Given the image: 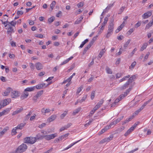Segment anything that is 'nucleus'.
I'll return each instance as SVG.
<instances>
[{
    "mask_svg": "<svg viewBox=\"0 0 153 153\" xmlns=\"http://www.w3.org/2000/svg\"><path fill=\"white\" fill-rule=\"evenodd\" d=\"M108 142V139L107 138H105L102 140L100 142V143H103L105 142Z\"/></svg>",
    "mask_w": 153,
    "mask_h": 153,
    "instance_id": "de8ad7c7",
    "label": "nucleus"
},
{
    "mask_svg": "<svg viewBox=\"0 0 153 153\" xmlns=\"http://www.w3.org/2000/svg\"><path fill=\"white\" fill-rule=\"evenodd\" d=\"M77 6L79 8L82 7L83 6V3L82 2H80L77 4Z\"/></svg>",
    "mask_w": 153,
    "mask_h": 153,
    "instance_id": "338daca9",
    "label": "nucleus"
},
{
    "mask_svg": "<svg viewBox=\"0 0 153 153\" xmlns=\"http://www.w3.org/2000/svg\"><path fill=\"white\" fill-rule=\"evenodd\" d=\"M93 119H91L85 125V127L87 126H88L90 124H91V123L93 121Z\"/></svg>",
    "mask_w": 153,
    "mask_h": 153,
    "instance_id": "4d7b16f0",
    "label": "nucleus"
},
{
    "mask_svg": "<svg viewBox=\"0 0 153 153\" xmlns=\"http://www.w3.org/2000/svg\"><path fill=\"white\" fill-rule=\"evenodd\" d=\"M152 15V11H148L144 13L142 15V17L143 19L148 18Z\"/></svg>",
    "mask_w": 153,
    "mask_h": 153,
    "instance_id": "6e6552de",
    "label": "nucleus"
},
{
    "mask_svg": "<svg viewBox=\"0 0 153 153\" xmlns=\"http://www.w3.org/2000/svg\"><path fill=\"white\" fill-rule=\"evenodd\" d=\"M6 20V21L4 22H3L2 20H1V21L2 22V24H3L4 26H5V25H6L7 24H8V22H8V19H5Z\"/></svg>",
    "mask_w": 153,
    "mask_h": 153,
    "instance_id": "052dcab7",
    "label": "nucleus"
},
{
    "mask_svg": "<svg viewBox=\"0 0 153 153\" xmlns=\"http://www.w3.org/2000/svg\"><path fill=\"white\" fill-rule=\"evenodd\" d=\"M81 140H79L76 142L72 143H71V144H70L67 146L68 147V148L69 149L70 148H71L74 145H75L78 142H79Z\"/></svg>",
    "mask_w": 153,
    "mask_h": 153,
    "instance_id": "49530a36",
    "label": "nucleus"
},
{
    "mask_svg": "<svg viewBox=\"0 0 153 153\" xmlns=\"http://www.w3.org/2000/svg\"><path fill=\"white\" fill-rule=\"evenodd\" d=\"M151 101V100H149L147 101H146L144 102V104L142 105L141 106L142 107H143L144 108L145 107V106L147 105V104H148Z\"/></svg>",
    "mask_w": 153,
    "mask_h": 153,
    "instance_id": "69168bd1",
    "label": "nucleus"
},
{
    "mask_svg": "<svg viewBox=\"0 0 153 153\" xmlns=\"http://www.w3.org/2000/svg\"><path fill=\"white\" fill-rule=\"evenodd\" d=\"M149 54L150 53L149 52L147 53L144 57V61H145L148 58Z\"/></svg>",
    "mask_w": 153,
    "mask_h": 153,
    "instance_id": "0e129e2a",
    "label": "nucleus"
},
{
    "mask_svg": "<svg viewBox=\"0 0 153 153\" xmlns=\"http://www.w3.org/2000/svg\"><path fill=\"white\" fill-rule=\"evenodd\" d=\"M11 95L12 98H16L19 96L18 92L17 91H13L11 93Z\"/></svg>",
    "mask_w": 153,
    "mask_h": 153,
    "instance_id": "f3484780",
    "label": "nucleus"
},
{
    "mask_svg": "<svg viewBox=\"0 0 153 153\" xmlns=\"http://www.w3.org/2000/svg\"><path fill=\"white\" fill-rule=\"evenodd\" d=\"M104 102V100L103 99H102L95 106L93 109L90 111L89 113L90 116H92L94 113L95 111L97 110L101 106L102 104Z\"/></svg>",
    "mask_w": 153,
    "mask_h": 153,
    "instance_id": "f03ea898",
    "label": "nucleus"
},
{
    "mask_svg": "<svg viewBox=\"0 0 153 153\" xmlns=\"http://www.w3.org/2000/svg\"><path fill=\"white\" fill-rule=\"evenodd\" d=\"M23 13V12L22 10H19L17 11V14L18 15L20 16L22 15Z\"/></svg>",
    "mask_w": 153,
    "mask_h": 153,
    "instance_id": "e2e57ef3",
    "label": "nucleus"
},
{
    "mask_svg": "<svg viewBox=\"0 0 153 153\" xmlns=\"http://www.w3.org/2000/svg\"><path fill=\"white\" fill-rule=\"evenodd\" d=\"M23 110V108L21 107L20 108H18L17 109L14 111L12 113V115L14 116L21 112Z\"/></svg>",
    "mask_w": 153,
    "mask_h": 153,
    "instance_id": "4468645a",
    "label": "nucleus"
},
{
    "mask_svg": "<svg viewBox=\"0 0 153 153\" xmlns=\"http://www.w3.org/2000/svg\"><path fill=\"white\" fill-rule=\"evenodd\" d=\"M56 115H52L47 120L48 121L50 122L54 120L56 118Z\"/></svg>",
    "mask_w": 153,
    "mask_h": 153,
    "instance_id": "412c9836",
    "label": "nucleus"
},
{
    "mask_svg": "<svg viewBox=\"0 0 153 153\" xmlns=\"http://www.w3.org/2000/svg\"><path fill=\"white\" fill-rule=\"evenodd\" d=\"M45 135L41 134H38L36 136V138L37 139H42L45 138Z\"/></svg>",
    "mask_w": 153,
    "mask_h": 153,
    "instance_id": "c85d7f7f",
    "label": "nucleus"
},
{
    "mask_svg": "<svg viewBox=\"0 0 153 153\" xmlns=\"http://www.w3.org/2000/svg\"><path fill=\"white\" fill-rule=\"evenodd\" d=\"M137 50V48H135L131 52V53L130 56L132 57L133 56V55L136 52V51Z\"/></svg>",
    "mask_w": 153,
    "mask_h": 153,
    "instance_id": "09e8293b",
    "label": "nucleus"
},
{
    "mask_svg": "<svg viewBox=\"0 0 153 153\" xmlns=\"http://www.w3.org/2000/svg\"><path fill=\"white\" fill-rule=\"evenodd\" d=\"M11 109V108H7L3 110L1 112L2 115L3 116L8 114Z\"/></svg>",
    "mask_w": 153,
    "mask_h": 153,
    "instance_id": "a211bd4d",
    "label": "nucleus"
},
{
    "mask_svg": "<svg viewBox=\"0 0 153 153\" xmlns=\"http://www.w3.org/2000/svg\"><path fill=\"white\" fill-rule=\"evenodd\" d=\"M140 111L139 109L137 110L132 115H133V116L135 117L136 115L138 114Z\"/></svg>",
    "mask_w": 153,
    "mask_h": 153,
    "instance_id": "864d4df0",
    "label": "nucleus"
},
{
    "mask_svg": "<svg viewBox=\"0 0 153 153\" xmlns=\"http://www.w3.org/2000/svg\"><path fill=\"white\" fill-rule=\"evenodd\" d=\"M26 143L33 144L35 143L36 140V138L32 137H26L24 139Z\"/></svg>",
    "mask_w": 153,
    "mask_h": 153,
    "instance_id": "20e7f679",
    "label": "nucleus"
},
{
    "mask_svg": "<svg viewBox=\"0 0 153 153\" xmlns=\"http://www.w3.org/2000/svg\"><path fill=\"white\" fill-rule=\"evenodd\" d=\"M17 129V128L16 127L14 128L12 131L11 134L12 135H15L16 134L17 132L16 131V130Z\"/></svg>",
    "mask_w": 153,
    "mask_h": 153,
    "instance_id": "79ce46f5",
    "label": "nucleus"
},
{
    "mask_svg": "<svg viewBox=\"0 0 153 153\" xmlns=\"http://www.w3.org/2000/svg\"><path fill=\"white\" fill-rule=\"evenodd\" d=\"M45 85V84H40L36 85L35 87L37 89H40L42 88Z\"/></svg>",
    "mask_w": 153,
    "mask_h": 153,
    "instance_id": "7c9ffc66",
    "label": "nucleus"
},
{
    "mask_svg": "<svg viewBox=\"0 0 153 153\" xmlns=\"http://www.w3.org/2000/svg\"><path fill=\"white\" fill-rule=\"evenodd\" d=\"M134 117L133 116V115H132V116L129 117V118L126 119V120L123 122V124H124L128 123V122L132 120L134 118Z\"/></svg>",
    "mask_w": 153,
    "mask_h": 153,
    "instance_id": "393cba45",
    "label": "nucleus"
},
{
    "mask_svg": "<svg viewBox=\"0 0 153 153\" xmlns=\"http://www.w3.org/2000/svg\"><path fill=\"white\" fill-rule=\"evenodd\" d=\"M29 95V93L26 91H24V93L21 95L20 98L21 100H23L27 98Z\"/></svg>",
    "mask_w": 153,
    "mask_h": 153,
    "instance_id": "6ab92c4d",
    "label": "nucleus"
},
{
    "mask_svg": "<svg viewBox=\"0 0 153 153\" xmlns=\"http://www.w3.org/2000/svg\"><path fill=\"white\" fill-rule=\"evenodd\" d=\"M25 123H22L18 125L16 127L17 128V129H22L25 126Z\"/></svg>",
    "mask_w": 153,
    "mask_h": 153,
    "instance_id": "a878e982",
    "label": "nucleus"
},
{
    "mask_svg": "<svg viewBox=\"0 0 153 153\" xmlns=\"http://www.w3.org/2000/svg\"><path fill=\"white\" fill-rule=\"evenodd\" d=\"M50 111L51 110L49 108H43L41 110L42 114L43 115H45L46 113H49Z\"/></svg>",
    "mask_w": 153,
    "mask_h": 153,
    "instance_id": "dca6fc26",
    "label": "nucleus"
},
{
    "mask_svg": "<svg viewBox=\"0 0 153 153\" xmlns=\"http://www.w3.org/2000/svg\"><path fill=\"white\" fill-rule=\"evenodd\" d=\"M129 84V81H128L123 85L120 87L119 89L121 90L125 89L128 87Z\"/></svg>",
    "mask_w": 153,
    "mask_h": 153,
    "instance_id": "aec40b11",
    "label": "nucleus"
},
{
    "mask_svg": "<svg viewBox=\"0 0 153 153\" xmlns=\"http://www.w3.org/2000/svg\"><path fill=\"white\" fill-rule=\"evenodd\" d=\"M136 62L135 61H134L133 62L131 65L130 68H131L132 69H133L135 66V65H136Z\"/></svg>",
    "mask_w": 153,
    "mask_h": 153,
    "instance_id": "6e6d98bb",
    "label": "nucleus"
},
{
    "mask_svg": "<svg viewBox=\"0 0 153 153\" xmlns=\"http://www.w3.org/2000/svg\"><path fill=\"white\" fill-rule=\"evenodd\" d=\"M56 4V1H53L50 4V7L51 8L52 10L53 9V8L54 7Z\"/></svg>",
    "mask_w": 153,
    "mask_h": 153,
    "instance_id": "c03bdc74",
    "label": "nucleus"
},
{
    "mask_svg": "<svg viewBox=\"0 0 153 153\" xmlns=\"http://www.w3.org/2000/svg\"><path fill=\"white\" fill-rule=\"evenodd\" d=\"M57 136V134L55 133L50 135H45V139L46 140H49L53 139L54 137H56Z\"/></svg>",
    "mask_w": 153,
    "mask_h": 153,
    "instance_id": "0eeeda50",
    "label": "nucleus"
},
{
    "mask_svg": "<svg viewBox=\"0 0 153 153\" xmlns=\"http://www.w3.org/2000/svg\"><path fill=\"white\" fill-rule=\"evenodd\" d=\"M125 8V7L124 6L122 7L120 9V10L118 13L119 14H121L123 12V11H124V10Z\"/></svg>",
    "mask_w": 153,
    "mask_h": 153,
    "instance_id": "5fc2aeb1",
    "label": "nucleus"
},
{
    "mask_svg": "<svg viewBox=\"0 0 153 153\" xmlns=\"http://www.w3.org/2000/svg\"><path fill=\"white\" fill-rule=\"evenodd\" d=\"M73 58V56H71L69 58H68L67 59L64 60L62 62L61 64V65H62L66 64L70 60L72 59Z\"/></svg>",
    "mask_w": 153,
    "mask_h": 153,
    "instance_id": "cd10ccee",
    "label": "nucleus"
},
{
    "mask_svg": "<svg viewBox=\"0 0 153 153\" xmlns=\"http://www.w3.org/2000/svg\"><path fill=\"white\" fill-rule=\"evenodd\" d=\"M81 108H79L76 109L73 112L72 114L73 115H74L78 113L81 109Z\"/></svg>",
    "mask_w": 153,
    "mask_h": 153,
    "instance_id": "f704fd0d",
    "label": "nucleus"
},
{
    "mask_svg": "<svg viewBox=\"0 0 153 153\" xmlns=\"http://www.w3.org/2000/svg\"><path fill=\"white\" fill-rule=\"evenodd\" d=\"M131 39H129L128 40V41L124 44L123 47L125 48H127L128 45H129V43H130L131 42Z\"/></svg>",
    "mask_w": 153,
    "mask_h": 153,
    "instance_id": "a19ab883",
    "label": "nucleus"
},
{
    "mask_svg": "<svg viewBox=\"0 0 153 153\" xmlns=\"http://www.w3.org/2000/svg\"><path fill=\"white\" fill-rule=\"evenodd\" d=\"M12 89L11 88L8 87L5 90V91L3 93L2 95L3 96H7L9 94Z\"/></svg>",
    "mask_w": 153,
    "mask_h": 153,
    "instance_id": "f8f14e48",
    "label": "nucleus"
},
{
    "mask_svg": "<svg viewBox=\"0 0 153 153\" xmlns=\"http://www.w3.org/2000/svg\"><path fill=\"white\" fill-rule=\"evenodd\" d=\"M147 45L148 43H144L141 48L140 51H143L144 49H145L146 48Z\"/></svg>",
    "mask_w": 153,
    "mask_h": 153,
    "instance_id": "72a5a7b5",
    "label": "nucleus"
},
{
    "mask_svg": "<svg viewBox=\"0 0 153 153\" xmlns=\"http://www.w3.org/2000/svg\"><path fill=\"white\" fill-rule=\"evenodd\" d=\"M132 87H129L128 89H127L126 92H125L124 94H122L120 96V99L121 100L125 96H126L130 91H131Z\"/></svg>",
    "mask_w": 153,
    "mask_h": 153,
    "instance_id": "1a4fd4ad",
    "label": "nucleus"
},
{
    "mask_svg": "<svg viewBox=\"0 0 153 153\" xmlns=\"http://www.w3.org/2000/svg\"><path fill=\"white\" fill-rule=\"evenodd\" d=\"M87 97V95H85L82 97V98L80 100H79V102L80 103H82L83 101H85V100L86 99Z\"/></svg>",
    "mask_w": 153,
    "mask_h": 153,
    "instance_id": "58836bf2",
    "label": "nucleus"
},
{
    "mask_svg": "<svg viewBox=\"0 0 153 153\" xmlns=\"http://www.w3.org/2000/svg\"><path fill=\"white\" fill-rule=\"evenodd\" d=\"M135 76H132L130 77L129 79L128 80V81H129V83L131 82L132 81V80L134 79H135Z\"/></svg>",
    "mask_w": 153,
    "mask_h": 153,
    "instance_id": "bf43d9fd",
    "label": "nucleus"
},
{
    "mask_svg": "<svg viewBox=\"0 0 153 153\" xmlns=\"http://www.w3.org/2000/svg\"><path fill=\"white\" fill-rule=\"evenodd\" d=\"M9 129V127H5L0 132V138L2 137L3 135Z\"/></svg>",
    "mask_w": 153,
    "mask_h": 153,
    "instance_id": "2eb2a0df",
    "label": "nucleus"
},
{
    "mask_svg": "<svg viewBox=\"0 0 153 153\" xmlns=\"http://www.w3.org/2000/svg\"><path fill=\"white\" fill-rule=\"evenodd\" d=\"M68 113V111H65L60 116V117L61 119H63L64 117L67 115Z\"/></svg>",
    "mask_w": 153,
    "mask_h": 153,
    "instance_id": "a18cd8bd",
    "label": "nucleus"
},
{
    "mask_svg": "<svg viewBox=\"0 0 153 153\" xmlns=\"http://www.w3.org/2000/svg\"><path fill=\"white\" fill-rule=\"evenodd\" d=\"M153 25V23L151 21H150L148 24H147L146 27V29H148Z\"/></svg>",
    "mask_w": 153,
    "mask_h": 153,
    "instance_id": "c9c22d12",
    "label": "nucleus"
},
{
    "mask_svg": "<svg viewBox=\"0 0 153 153\" xmlns=\"http://www.w3.org/2000/svg\"><path fill=\"white\" fill-rule=\"evenodd\" d=\"M105 51L106 50L105 48L102 49L100 52V53L98 55L99 57L100 58H101L102 56L104 53L105 52Z\"/></svg>",
    "mask_w": 153,
    "mask_h": 153,
    "instance_id": "c756f323",
    "label": "nucleus"
},
{
    "mask_svg": "<svg viewBox=\"0 0 153 153\" xmlns=\"http://www.w3.org/2000/svg\"><path fill=\"white\" fill-rule=\"evenodd\" d=\"M27 148V145L23 143L19 146L16 149L15 152L16 153H21L25 152Z\"/></svg>",
    "mask_w": 153,
    "mask_h": 153,
    "instance_id": "7ed1b4c3",
    "label": "nucleus"
},
{
    "mask_svg": "<svg viewBox=\"0 0 153 153\" xmlns=\"http://www.w3.org/2000/svg\"><path fill=\"white\" fill-rule=\"evenodd\" d=\"M141 25V23L139 21L138 22H137L136 24H135L134 25V27L135 28H137L139 27Z\"/></svg>",
    "mask_w": 153,
    "mask_h": 153,
    "instance_id": "680f3d73",
    "label": "nucleus"
},
{
    "mask_svg": "<svg viewBox=\"0 0 153 153\" xmlns=\"http://www.w3.org/2000/svg\"><path fill=\"white\" fill-rule=\"evenodd\" d=\"M16 24V21H12L11 22H9L8 24L5 25V28L7 30V33L11 36L12 33L15 32L13 27H15Z\"/></svg>",
    "mask_w": 153,
    "mask_h": 153,
    "instance_id": "f257e3e1",
    "label": "nucleus"
},
{
    "mask_svg": "<svg viewBox=\"0 0 153 153\" xmlns=\"http://www.w3.org/2000/svg\"><path fill=\"white\" fill-rule=\"evenodd\" d=\"M138 124V123H135L124 134V136L126 137L130 134L134 130V129L136 128Z\"/></svg>",
    "mask_w": 153,
    "mask_h": 153,
    "instance_id": "39448f33",
    "label": "nucleus"
},
{
    "mask_svg": "<svg viewBox=\"0 0 153 153\" xmlns=\"http://www.w3.org/2000/svg\"><path fill=\"white\" fill-rule=\"evenodd\" d=\"M35 66L36 69L37 70H42L43 68V66L39 62L36 63L35 64Z\"/></svg>",
    "mask_w": 153,
    "mask_h": 153,
    "instance_id": "ddd939ff",
    "label": "nucleus"
},
{
    "mask_svg": "<svg viewBox=\"0 0 153 153\" xmlns=\"http://www.w3.org/2000/svg\"><path fill=\"white\" fill-rule=\"evenodd\" d=\"M83 18V16H80L79 19H77L75 22L74 23V24H78L80 23L81 22Z\"/></svg>",
    "mask_w": 153,
    "mask_h": 153,
    "instance_id": "b1692460",
    "label": "nucleus"
},
{
    "mask_svg": "<svg viewBox=\"0 0 153 153\" xmlns=\"http://www.w3.org/2000/svg\"><path fill=\"white\" fill-rule=\"evenodd\" d=\"M113 28L114 24L113 23L110 24L109 26L108 27V32L109 33H112Z\"/></svg>",
    "mask_w": 153,
    "mask_h": 153,
    "instance_id": "4be33fe9",
    "label": "nucleus"
},
{
    "mask_svg": "<svg viewBox=\"0 0 153 153\" xmlns=\"http://www.w3.org/2000/svg\"><path fill=\"white\" fill-rule=\"evenodd\" d=\"M134 31L133 28L130 29L127 32L126 34L128 35H130Z\"/></svg>",
    "mask_w": 153,
    "mask_h": 153,
    "instance_id": "8fccbe9b",
    "label": "nucleus"
},
{
    "mask_svg": "<svg viewBox=\"0 0 153 153\" xmlns=\"http://www.w3.org/2000/svg\"><path fill=\"white\" fill-rule=\"evenodd\" d=\"M10 44L11 46L12 47H16V43L13 41L11 42Z\"/></svg>",
    "mask_w": 153,
    "mask_h": 153,
    "instance_id": "13d9d810",
    "label": "nucleus"
},
{
    "mask_svg": "<svg viewBox=\"0 0 153 153\" xmlns=\"http://www.w3.org/2000/svg\"><path fill=\"white\" fill-rule=\"evenodd\" d=\"M11 102V100L10 98H7L3 100L2 103L3 107H4L8 105Z\"/></svg>",
    "mask_w": 153,
    "mask_h": 153,
    "instance_id": "9d476101",
    "label": "nucleus"
},
{
    "mask_svg": "<svg viewBox=\"0 0 153 153\" xmlns=\"http://www.w3.org/2000/svg\"><path fill=\"white\" fill-rule=\"evenodd\" d=\"M82 12V11H81V10L80 9H79V10H77L75 12V15H77L79 14Z\"/></svg>",
    "mask_w": 153,
    "mask_h": 153,
    "instance_id": "774afa93",
    "label": "nucleus"
},
{
    "mask_svg": "<svg viewBox=\"0 0 153 153\" xmlns=\"http://www.w3.org/2000/svg\"><path fill=\"white\" fill-rule=\"evenodd\" d=\"M83 88V87L82 86H81L80 87H79L77 90L76 92V95H79V93L82 91V89Z\"/></svg>",
    "mask_w": 153,
    "mask_h": 153,
    "instance_id": "2f4dec72",
    "label": "nucleus"
},
{
    "mask_svg": "<svg viewBox=\"0 0 153 153\" xmlns=\"http://www.w3.org/2000/svg\"><path fill=\"white\" fill-rule=\"evenodd\" d=\"M88 39H86L83 41L80 46L79 47V48H82L84 45L87 42H88Z\"/></svg>",
    "mask_w": 153,
    "mask_h": 153,
    "instance_id": "473e14b6",
    "label": "nucleus"
},
{
    "mask_svg": "<svg viewBox=\"0 0 153 153\" xmlns=\"http://www.w3.org/2000/svg\"><path fill=\"white\" fill-rule=\"evenodd\" d=\"M105 70L107 73L108 74H112V71L111 69L109 68L108 67H106L105 68Z\"/></svg>",
    "mask_w": 153,
    "mask_h": 153,
    "instance_id": "e433bc0d",
    "label": "nucleus"
},
{
    "mask_svg": "<svg viewBox=\"0 0 153 153\" xmlns=\"http://www.w3.org/2000/svg\"><path fill=\"white\" fill-rule=\"evenodd\" d=\"M43 93V90L38 91L36 94L33 97L32 100L33 101L35 102H36L37 101L38 98L40 97L42 94Z\"/></svg>",
    "mask_w": 153,
    "mask_h": 153,
    "instance_id": "423d86ee",
    "label": "nucleus"
},
{
    "mask_svg": "<svg viewBox=\"0 0 153 153\" xmlns=\"http://www.w3.org/2000/svg\"><path fill=\"white\" fill-rule=\"evenodd\" d=\"M111 127V126L110 125L109 126H105L102 129L101 131H100L98 134L99 135H100L102 134L103 133H104L105 131H106L107 130L110 129V128Z\"/></svg>",
    "mask_w": 153,
    "mask_h": 153,
    "instance_id": "9b49d317",
    "label": "nucleus"
},
{
    "mask_svg": "<svg viewBox=\"0 0 153 153\" xmlns=\"http://www.w3.org/2000/svg\"><path fill=\"white\" fill-rule=\"evenodd\" d=\"M130 76L129 75L124 76L123 78H122V79L120 80V82H121L123 81L126 80Z\"/></svg>",
    "mask_w": 153,
    "mask_h": 153,
    "instance_id": "ea45409f",
    "label": "nucleus"
},
{
    "mask_svg": "<svg viewBox=\"0 0 153 153\" xmlns=\"http://www.w3.org/2000/svg\"><path fill=\"white\" fill-rule=\"evenodd\" d=\"M29 65L31 69L33 70L34 69V65L32 63H30Z\"/></svg>",
    "mask_w": 153,
    "mask_h": 153,
    "instance_id": "603ef678",
    "label": "nucleus"
},
{
    "mask_svg": "<svg viewBox=\"0 0 153 153\" xmlns=\"http://www.w3.org/2000/svg\"><path fill=\"white\" fill-rule=\"evenodd\" d=\"M35 89V86L27 87L25 89V91L31 92L33 91Z\"/></svg>",
    "mask_w": 153,
    "mask_h": 153,
    "instance_id": "5701e85b",
    "label": "nucleus"
},
{
    "mask_svg": "<svg viewBox=\"0 0 153 153\" xmlns=\"http://www.w3.org/2000/svg\"><path fill=\"white\" fill-rule=\"evenodd\" d=\"M71 81V80L70 79V78H68L64 80L62 82V84H65L67 82H68L69 83H71V82H70Z\"/></svg>",
    "mask_w": 153,
    "mask_h": 153,
    "instance_id": "3c124183",
    "label": "nucleus"
},
{
    "mask_svg": "<svg viewBox=\"0 0 153 153\" xmlns=\"http://www.w3.org/2000/svg\"><path fill=\"white\" fill-rule=\"evenodd\" d=\"M71 124H68L66 126H65L64 127L61 128L59 130L61 132L63 131H64L65 129H67L68 128L70 127L71 126Z\"/></svg>",
    "mask_w": 153,
    "mask_h": 153,
    "instance_id": "bb28decb",
    "label": "nucleus"
},
{
    "mask_svg": "<svg viewBox=\"0 0 153 153\" xmlns=\"http://www.w3.org/2000/svg\"><path fill=\"white\" fill-rule=\"evenodd\" d=\"M108 20V19L107 17H105L104 19V21L102 24V27H104L106 24Z\"/></svg>",
    "mask_w": 153,
    "mask_h": 153,
    "instance_id": "4c0bfd02",
    "label": "nucleus"
},
{
    "mask_svg": "<svg viewBox=\"0 0 153 153\" xmlns=\"http://www.w3.org/2000/svg\"><path fill=\"white\" fill-rule=\"evenodd\" d=\"M54 19L55 18L53 16H52L48 19V22L49 23H51L54 20Z\"/></svg>",
    "mask_w": 153,
    "mask_h": 153,
    "instance_id": "37998d69",
    "label": "nucleus"
}]
</instances>
